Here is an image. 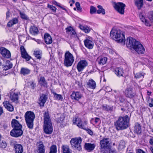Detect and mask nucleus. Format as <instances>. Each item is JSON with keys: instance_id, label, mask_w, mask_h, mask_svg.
<instances>
[{"instance_id": "c756f323", "label": "nucleus", "mask_w": 153, "mask_h": 153, "mask_svg": "<svg viewBox=\"0 0 153 153\" xmlns=\"http://www.w3.org/2000/svg\"><path fill=\"white\" fill-rule=\"evenodd\" d=\"M3 68L4 70L7 71L11 68L13 67L12 62L9 61H7L6 62V65H3Z\"/></svg>"}, {"instance_id": "79ce46f5", "label": "nucleus", "mask_w": 153, "mask_h": 153, "mask_svg": "<svg viewBox=\"0 0 153 153\" xmlns=\"http://www.w3.org/2000/svg\"><path fill=\"white\" fill-rule=\"evenodd\" d=\"M52 93L53 94L54 97L55 98V99L62 100L63 99V97L61 94H57L54 92H53Z\"/></svg>"}, {"instance_id": "0eeeda50", "label": "nucleus", "mask_w": 153, "mask_h": 153, "mask_svg": "<svg viewBox=\"0 0 153 153\" xmlns=\"http://www.w3.org/2000/svg\"><path fill=\"white\" fill-rule=\"evenodd\" d=\"M64 57V65L67 67L71 66L74 61L73 55L69 51H67L65 54Z\"/></svg>"}, {"instance_id": "4c0bfd02", "label": "nucleus", "mask_w": 153, "mask_h": 153, "mask_svg": "<svg viewBox=\"0 0 153 153\" xmlns=\"http://www.w3.org/2000/svg\"><path fill=\"white\" fill-rule=\"evenodd\" d=\"M79 27L80 29L83 30L85 33H88L90 31L89 28L86 26H83L80 25Z\"/></svg>"}, {"instance_id": "aec40b11", "label": "nucleus", "mask_w": 153, "mask_h": 153, "mask_svg": "<svg viewBox=\"0 0 153 153\" xmlns=\"http://www.w3.org/2000/svg\"><path fill=\"white\" fill-rule=\"evenodd\" d=\"M48 98L47 96L42 94L40 96L39 99L38 103L41 106L43 107Z\"/></svg>"}, {"instance_id": "f257e3e1", "label": "nucleus", "mask_w": 153, "mask_h": 153, "mask_svg": "<svg viewBox=\"0 0 153 153\" xmlns=\"http://www.w3.org/2000/svg\"><path fill=\"white\" fill-rule=\"evenodd\" d=\"M126 45L131 49L134 50L138 54L144 53L145 49L140 43L131 37L127 39Z\"/></svg>"}, {"instance_id": "49530a36", "label": "nucleus", "mask_w": 153, "mask_h": 153, "mask_svg": "<svg viewBox=\"0 0 153 153\" xmlns=\"http://www.w3.org/2000/svg\"><path fill=\"white\" fill-rule=\"evenodd\" d=\"M97 12L96 8L93 6H91L90 7V13L93 14Z\"/></svg>"}, {"instance_id": "f3484780", "label": "nucleus", "mask_w": 153, "mask_h": 153, "mask_svg": "<svg viewBox=\"0 0 153 153\" xmlns=\"http://www.w3.org/2000/svg\"><path fill=\"white\" fill-rule=\"evenodd\" d=\"M88 65V63L85 60H82L80 61L78 63L77 66V69L79 72H80Z\"/></svg>"}, {"instance_id": "c03bdc74", "label": "nucleus", "mask_w": 153, "mask_h": 153, "mask_svg": "<svg viewBox=\"0 0 153 153\" xmlns=\"http://www.w3.org/2000/svg\"><path fill=\"white\" fill-rule=\"evenodd\" d=\"M103 109L106 111H113V106L105 105L103 106Z\"/></svg>"}, {"instance_id": "f8f14e48", "label": "nucleus", "mask_w": 153, "mask_h": 153, "mask_svg": "<svg viewBox=\"0 0 153 153\" xmlns=\"http://www.w3.org/2000/svg\"><path fill=\"white\" fill-rule=\"evenodd\" d=\"M126 5L122 2H114L113 7L114 9L119 13L123 14Z\"/></svg>"}, {"instance_id": "a19ab883", "label": "nucleus", "mask_w": 153, "mask_h": 153, "mask_svg": "<svg viewBox=\"0 0 153 153\" xmlns=\"http://www.w3.org/2000/svg\"><path fill=\"white\" fill-rule=\"evenodd\" d=\"M97 7L99 9L97 10V13L98 14L102 13L103 15L105 13V10L103 9L102 6L99 5L97 6Z\"/></svg>"}, {"instance_id": "6e6d98bb", "label": "nucleus", "mask_w": 153, "mask_h": 153, "mask_svg": "<svg viewBox=\"0 0 153 153\" xmlns=\"http://www.w3.org/2000/svg\"><path fill=\"white\" fill-rule=\"evenodd\" d=\"M64 120V119L62 117H60L59 118H58V120H57V121L58 123H62Z\"/></svg>"}, {"instance_id": "a18cd8bd", "label": "nucleus", "mask_w": 153, "mask_h": 153, "mask_svg": "<svg viewBox=\"0 0 153 153\" xmlns=\"http://www.w3.org/2000/svg\"><path fill=\"white\" fill-rule=\"evenodd\" d=\"M47 7L51 10L52 12L53 13V14L56 13L57 9L53 5H50L48 4L47 5Z\"/></svg>"}, {"instance_id": "e433bc0d", "label": "nucleus", "mask_w": 153, "mask_h": 153, "mask_svg": "<svg viewBox=\"0 0 153 153\" xmlns=\"http://www.w3.org/2000/svg\"><path fill=\"white\" fill-rule=\"evenodd\" d=\"M33 54L35 57L38 59H40L42 57V52L40 50H35Z\"/></svg>"}, {"instance_id": "cd10ccee", "label": "nucleus", "mask_w": 153, "mask_h": 153, "mask_svg": "<svg viewBox=\"0 0 153 153\" xmlns=\"http://www.w3.org/2000/svg\"><path fill=\"white\" fill-rule=\"evenodd\" d=\"M107 60V58L106 57H99L97 58V61L99 65H103L106 63Z\"/></svg>"}, {"instance_id": "a211bd4d", "label": "nucleus", "mask_w": 153, "mask_h": 153, "mask_svg": "<svg viewBox=\"0 0 153 153\" xmlns=\"http://www.w3.org/2000/svg\"><path fill=\"white\" fill-rule=\"evenodd\" d=\"M14 151L15 153H22L23 148L22 145L20 144H16L14 145Z\"/></svg>"}, {"instance_id": "bb28decb", "label": "nucleus", "mask_w": 153, "mask_h": 153, "mask_svg": "<svg viewBox=\"0 0 153 153\" xmlns=\"http://www.w3.org/2000/svg\"><path fill=\"white\" fill-rule=\"evenodd\" d=\"M39 82L41 86L47 87L48 83L44 77L43 76L40 77L39 80Z\"/></svg>"}, {"instance_id": "37998d69", "label": "nucleus", "mask_w": 153, "mask_h": 153, "mask_svg": "<svg viewBox=\"0 0 153 153\" xmlns=\"http://www.w3.org/2000/svg\"><path fill=\"white\" fill-rule=\"evenodd\" d=\"M57 148L56 145H52L50 148V151L49 153H56Z\"/></svg>"}, {"instance_id": "1a4fd4ad", "label": "nucleus", "mask_w": 153, "mask_h": 153, "mask_svg": "<svg viewBox=\"0 0 153 153\" xmlns=\"http://www.w3.org/2000/svg\"><path fill=\"white\" fill-rule=\"evenodd\" d=\"M73 123L76 124L77 126L79 128L86 130L88 133L90 135H92L93 134V132L91 130L89 129H86V128L85 126L87 124V122L86 121H85L83 123H82L81 119L79 118H76L73 120Z\"/></svg>"}, {"instance_id": "7c9ffc66", "label": "nucleus", "mask_w": 153, "mask_h": 153, "mask_svg": "<svg viewBox=\"0 0 153 153\" xmlns=\"http://www.w3.org/2000/svg\"><path fill=\"white\" fill-rule=\"evenodd\" d=\"M30 32L33 35H35L38 34L39 31L37 28L36 27L33 26L30 27Z\"/></svg>"}, {"instance_id": "603ef678", "label": "nucleus", "mask_w": 153, "mask_h": 153, "mask_svg": "<svg viewBox=\"0 0 153 153\" xmlns=\"http://www.w3.org/2000/svg\"><path fill=\"white\" fill-rule=\"evenodd\" d=\"M7 146V143L5 142H2L0 145V146L1 147L4 149Z\"/></svg>"}, {"instance_id": "8fccbe9b", "label": "nucleus", "mask_w": 153, "mask_h": 153, "mask_svg": "<svg viewBox=\"0 0 153 153\" xmlns=\"http://www.w3.org/2000/svg\"><path fill=\"white\" fill-rule=\"evenodd\" d=\"M75 5L77 10L81 12L82 11V8L80 7V4L78 2H76Z\"/></svg>"}, {"instance_id": "f03ea898", "label": "nucleus", "mask_w": 153, "mask_h": 153, "mask_svg": "<svg viewBox=\"0 0 153 153\" xmlns=\"http://www.w3.org/2000/svg\"><path fill=\"white\" fill-rule=\"evenodd\" d=\"M126 45L131 49L134 50L138 54L144 53L145 49L140 43L131 37L127 39Z\"/></svg>"}, {"instance_id": "c9c22d12", "label": "nucleus", "mask_w": 153, "mask_h": 153, "mask_svg": "<svg viewBox=\"0 0 153 153\" xmlns=\"http://www.w3.org/2000/svg\"><path fill=\"white\" fill-rule=\"evenodd\" d=\"M62 149L63 153H72L69 146L67 145H62Z\"/></svg>"}, {"instance_id": "423d86ee", "label": "nucleus", "mask_w": 153, "mask_h": 153, "mask_svg": "<svg viewBox=\"0 0 153 153\" xmlns=\"http://www.w3.org/2000/svg\"><path fill=\"white\" fill-rule=\"evenodd\" d=\"M27 125L30 129H32L33 126V121L35 117L34 113L31 111H27L25 115Z\"/></svg>"}, {"instance_id": "58836bf2", "label": "nucleus", "mask_w": 153, "mask_h": 153, "mask_svg": "<svg viewBox=\"0 0 153 153\" xmlns=\"http://www.w3.org/2000/svg\"><path fill=\"white\" fill-rule=\"evenodd\" d=\"M30 72V70L26 68H22L21 69V73L24 75L29 74Z\"/></svg>"}, {"instance_id": "4d7b16f0", "label": "nucleus", "mask_w": 153, "mask_h": 153, "mask_svg": "<svg viewBox=\"0 0 153 153\" xmlns=\"http://www.w3.org/2000/svg\"><path fill=\"white\" fill-rule=\"evenodd\" d=\"M52 3L53 4H54L57 6H58V7H59V6L60 5L59 3H57L56 1H52Z\"/></svg>"}, {"instance_id": "de8ad7c7", "label": "nucleus", "mask_w": 153, "mask_h": 153, "mask_svg": "<svg viewBox=\"0 0 153 153\" xmlns=\"http://www.w3.org/2000/svg\"><path fill=\"white\" fill-rule=\"evenodd\" d=\"M134 77L136 78H140L141 77L143 76V74L140 73H137L135 74L134 72Z\"/></svg>"}, {"instance_id": "bf43d9fd", "label": "nucleus", "mask_w": 153, "mask_h": 153, "mask_svg": "<svg viewBox=\"0 0 153 153\" xmlns=\"http://www.w3.org/2000/svg\"><path fill=\"white\" fill-rule=\"evenodd\" d=\"M151 100L153 102L152 103H149V106L150 107H153V99H151Z\"/></svg>"}, {"instance_id": "ea45409f", "label": "nucleus", "mask_w": 153, "mask_h": 153, "mask_svg": "<svg viewBox=\"0 0 153 153\" xmlns=\"http://www.w3.org/2000/svg\"><path fill=\"white\" fill-rule=\"evenodd\" d=\"M38 150L39 152L38 153H45V149L44 145L42 144H39L38 146Z\"/></svg>"}, {"instance_id": "b1692460", "label": "nucleus", "mask_w": 153, "mask_h": 153, "mask_svg": "<svg viewBox=\"0 0 153 153\" xmlns=\"http://www.w3.org/2000/svg\"><path fill=\"white\" fill-rule=\"evenodd\" d=\"M44 38L45 42L47 44H51L52 42V40L50 35L48 33L45 34Z\"/></svg>"}, {"instance_id": "20e7f679", "label": "nucleus", "mask_w": 153, "mask_h": 153, "mask_svg": "<svg viewBox=\"0 0 153 153\" xmlns=\"http://www.w3.org/2000/svg\"><path fill=\"white\" fill-rule=\"evenodd\" d=\"M44 124L43 130L44 132L47 134H51L53 130L51 120L48 112H45L44 114Z\"/></svg>"}, {"instance_id": "473e14b6", "label": "nucleus", "mask_w": 153, "mask_h": 153, "mask_svg": "<svg viewBox=\"0 0 153 153\" xmlns=\"http://www.w3.org/2000/svg\"><path fill=\"white\" fill-rule=\"evenodd\" d=\"M115 73L119 76H123V69L122 68H115L114 71Z\"/></svg>"}, {"instance_id": "9d476101", "label": "nucleus", "mask_w": 153, "mask_h": 153, "mask_svg": "<svg viewBox=\"0 0 153 153\" xmlns=\"http://www.w3.org/2000/svg\"><path fill=\"white\" fill-rule=\"evenodd\" d=\"M147 16L150 20V21H149L146 19L142 13H140L139 14V17L140 19L143 22L145 23L146 25L150 26H151V22H153V11L148 12Z\"/></svg>"}, {"instance_id": "4be33fe9", "label": "nucleus", "mask_w": 153, "mask_h": 153, "mask_svg": "<svg viewBox=\"0 0 153 153\" xmlns=\"http://www.w3.org/2000/svg\"><path fill=\"white\" fill-rule=\"evenodd\" d=\"M12 127L13 128H22V125L20 124L19 121L15 119H13L11 121Z\"/></svg>"}, {"instance_id": "a878e982", "label": "nucleus", "mask_w": 153, "mask_h": 153, "mask_svg": "<svg viewBox=\"0 0 153 153\" xmlns=\"http://www.w3.org/2000/svg\"><path fill=\"white\" fill-rule=\"evenodd\" d=\"M87 87L94 89L96 87L95 82L93 79H90L87 83Z\"/></svg>"}, {"instance_id": "9b49d317", "label": "nucleus", "mask_w": 153, "mask_h": 153, "mask_svg": "<svg viewBox=\"0 0 153 153\" xmlns=\"http://www.w3.org/2000/svg\"><path fill=\"white\" fill-rule=\"evenodd\" d=\"M100 145L102 152L105 150H114L110 148L109 139L108 138H103L100 140Z\"/></svg>"}, {"instance_id": "09e8293b", "label": "nucleus", "mask_w": 153, "mask_h": 153, "mask_svg": "<svg viewBox=\"0 0 153 153\" xmlns=\"http://www.w3.org/2000/svg\"><path fill=\"white\" fill-rule=\"evenodd\" d=\"M102 153H116V151L115 149L105 150Z\"/></svg>"}, {"instance_id": "4468645a", "label": "nucleus", "mask_w": 153, "mask_h": 153, "mask_svg": "<svg viewBox=\"0 0 153 153\" xmlns=\"http://www.w3.org/2000/svg\"><path fill=\"white\" fill-rule=\"evenodd\" d=\"M125 94L127 97L130 98H133L136 95L135 91L131 87L127 88L125 91Z\"/></svg>"}, {"instance_id": "5701e85b", "label": "nucleus", "mask_w": 153, "mask_h": 153, "mask_svg": "<svg viewBox=\"0 0 153 153\" xmlns=\"http://www.w3.org/2000/svg\"><path fill=\"white\" fill-rule=\"evenodd\" d=\"M3 105L5 108L8 111H13L14 108L12 105L7 101H5L3 102Z\"/></svg>"}, {"instance_id": "5fc2aeb1", "label": "nucleus", "mask_w": 153, "mask_h": 153, "mask_svg": "<svg viewBox=\"0 0 153 153\" xmlns=\"http://www.w3.org/2000/svg\"><path fill=\"white\" fill-rule=\"evenodd\" d=\"M149 144L153 146V137H151V138L149 140Z\"/></svg>"}, {"instance_id": "6ab92c4d", "label": "nucleus", "mask_w": 153, "mask_h": 153, "mask_svg": "<svg viewBox=\"0 0 153 153\" xmlns=\"http://www.w3.org/2000/svg\"><path fill=\"white\" fill-rule=\"evenodd\" d=\"M85 46L89 49L93 48L94 43L90 39H86L84 41Z\"/></svg>"}, {"instance_id": "e2e57ef3", "label": "nucleus", "mask_w": 153, "mask_h": 153, "mask_svg": "<svg viewBox=\"0 0 153 153\" xmlns=\"http://www.w3.org/2000/svg\"><path fill=\"white\" fill-rule=\"evenodd\" d=\"M99 120V119L97 117H96L95 119V122L96 123H98V121Z\"/></svg>"}, {"instance_id": "69168bd1", "label": "nucleus", "mask_w": 153, "mask_h": 153, "mask_svg": "<svg viewBox=\"0 0 153 153\" xmlns=\"http://www.w3.org/2000/svg\"><path fill=\"white\" fill-rule=\"evenodd\" d=\"M3 109L1 107H0V116L3 113Z\"/></svg>"}, {"instance_id": "ddd939ff", "label": "nucleus", "mask_w": 153, "mask_h": 153, "mask_svg": "<svg viewBox=\"0 0 153 153\" xmlns=\"http://www.w3.org/2000/svg\"><path fill=\"white\" fill-rule=\"evenodd\" d=\"M22 128H13L10 132V135L15 137H18L21 136L23 133Z\"/></svg>"}, {"instance_id": "338daca9", "label": "nucleus", "mask_w": 153, "mask_h": 153, "mask_svg": "<svg viewBox=\"0 0 153 153\" xmlns=\"http://www.w3.org/2000/svg\"><path fill=\"white\" fill-rule=\"evenodd\" d=\"M59 7H60V8H61L62 9L64 10H65V11L67 10L66 8H64V7H63L61 6L60 5L59 6Z\"/></svg>"}, {"instance_id": "13d9d810", "label": "nucleus", "mask_w": 153, "mask_h": 153, "mask_svg": "<svg viewBox=\"0 0 153 153\" xmlns=\"http://www.w3.org/2000/svg\"><path fill=\"white\" fill-rule=\"evenodd\" d=\"M71 33H70L72 35H73L74 36L76 35V33L74 29H73V30L71 31Z\"/></svg>"}, {"instance_id": "774afa93", "label": "nucleus", "mask_w": 153, "mask_h": 153, "mask_svg": "<svg viewBox=\"0 0 153 153\" xmlns=\"http://www.w3.org/2000/svg\"><path fill=\"white\" fill-rule=\"evenodd\" d=\"M150 149L152 152V153H153V147H150Z\"/></svg>"}, {"instance_id": "864d4df0", "label": "nucleus", "mask_w": 153, "mask_h": 153, "mask_svg": "<svg viewBox=\"0 0 153 153\" xmlns=\"http://www.w3.org/2000/svg\"><path fill=\"white\" fill-rule=\"evenodd\" d=\"M73 28L71 27H69L66 28V32L68 33H71V32Z\"/></svg>"}, {"instance_id": "052dcab7", "label": "nucleus", "mask_w": 153, "mask_h": 153, "mask_svg": "<svg viewBox=\"0 0 153 153\" xmlns=\"http://www.w3.org/2000/svg\"><path fill=\"white\" fill-rule=\"evenodd\" d=\"M35 85V84L33 82H32L31 83L30 86H31V87L32 88V89L34 88V87Z\"/></svg>"}, {"instance_id": "39448f33", "label": "nucleus", "mask_w": 153, "mask_h": 153, "mask_svg": "<svg viewBox=\"0 0 153 153\" xmlns=\"http://www.w3.org/2000/svg\"><path fill=\"white\" fill-rule=\"evenodd\" d=\"M111 37L117 42L124 45L125 43L124 34L120 30H113L110 33Z\"/></svg>"}, {"instance_id": "2eb2a0df", "label": "nucleus", "mask_w": 153, "mask_h": 153, "mask_svg": "<svg viewBox=\"0 0 153 153\" xmlns=\"http://www.w3.org/2000/svg\"><path fill=\"white\" fill-rule=\"evenodd\" d=\"M20 50L22 57L27 61L30 60L31 57L28 54L23 46L20 47Z\"/></svg>"}, {"instance_id": "3c124183", "label": "nucleus", "mask_w": 153, "mask_h": 153, "mask_svg": "<svg viewBox=\"0 0 153 153\" xmlns=\"http://www.w3.org/2000/svg\"><path fill=\"white\" fill-rule=\"evenodd\" d=\"M20 13L21 17L22 18L25 19H27V17L25 13L21 12H20Z\"/></svg>"}, {"instance_id": "0e129e2a", "label": "nucleus", "mask_w": 153, "mask_h": 153, "mask_svg": "<svg viewBox=\"0 0 153 153\" xmlns=\"http://www.w3.org/2000/svg\"><path fill=\"white\" fill-rule=\"evenodd\" d=\"M36 41L38 43V44H40L42 43L41 41L39 39H37L36 40Z\"/></svg>"}, {"instance_id": "f704fd0d", "label": "nucleus", "mask_w": 153, "mask_h": 153, "mask_svg": "<svg viewBox=\"0 0 153 153\" xmlns=\"http://www.w3.org/2000/svg\"><path fill=\"white\" fill-rule=\"evenodd\" d=\"M95 145L94 144L90 143H85V147L87 150H89V151L93 150L95 147Z\"/></svg>"}, {"instance_id": "72a5a7b5", "label": "nucleus", "mask_w": 153, "mask_h": 153, "mask_svg": "<svg viewBox=\"0 0 153 153\" xmlns=\"http://www.w3.org/2000/svg\"><path fill=\"white\" fill-rule=\"evenodd\" d=\"M135 5L137 7L138 9H140L143 5V0H134Z\"/></svg>"}, {"instance_id": "680f3d73", "label": "nucleus", "mask_w": 153, "mask_h": 153, "mask_svg": "<svg viewBox=\"0 0 153 153\" xmlns=\"http://www.w3.org/2000/svg\"><path fill=\"white\" fill-rule=\"evenodd\" d=\"M10 17V12L8 11L6 13V18H7Z\"/></svg>"}, {"instance_id": "dca6fc26", "label": "nucleus", "mask_w": 153, "mask_h": 153, "mask_svg": "<svg viewBox=\"0 0 153 153\" xmlns=\"http://www.w3.org/2000/svg\"><path fill=\"white\" fill-rule=\"evenodd\" d=\"M0 53L4 58L8 59L11 57V53L10 51L3 47L0 48Z\"/></svg>"}, {"instance_id": "2f4dec72", "label": "nucleus", "mask_w": 153, "mask_h": 153, "mask_svg": "<svg viewBox=\"0 0 153 153\" xmlns=\"http://www.w3.org/2000/svg\"><path fill=\"white\" fill-rule=\"evenodd\" d=\"M17 18H14L11 20L7 23V26L9 27L12 26L13 25L16 24L18 22Z\"/></svg>"}, {"instance_id": "6e6552de", "label": "nucleus", "mask_w": 153, "mask_h": 153, "mask_svg": "<svg viewBox=\"0 0 153 153\" xmlns=\"http://www.w3.org/2000/svg\"><path fill=\"white\" fill-rule=\"evenodd\" d=\"M82 140L80 137L72 138L70 141L72 147L75 149L80 150L81 149L80 145Z\"/></svg>"}, {"instance_id": "7ed1b4c3", "label": "nucleus", "mask_w": 153, "mask_h": 153, "mask_svg": "<svg viewBox=\"0 0 153 153\" xmlns=\"http://www.w3.org/2000/svg\"><path fill=\"white\" fill-rule=\"evenodd\" d=\"M130 118L128 115L123 117H119L114 122V126L117 131L121 130L127 128L129 125Z\"/></svg>"}, {"instance_id": "412c9836", "label": "nucleus", "mask_w": 153, "mask_h": 153, "mask_svg": "<svg viewBox=\"0 0 153 153\" xmlns=\"http://www.w3.org/2000/svg\"><path fill=\"white\" fill-rule=\"evenodd\" d=\"M82 96V95L78 91H74L71 95V98L72 99L77 100L81 98Z\"/></svg>"}, {"instance_id": "393cba45", "label": "nucleus", "mask_w": 153, "mask_h": 153, "mask_svg": "<svg viewBox=\"0 0 153 153\" xmlns=\"http://www.w3.org/2000/svg\"><path fill=\"white\" fill-rule=\"evenodd\" d=\"M10 98L11 100L13 102L17 101L18 99V94L15 92H11Z\"/></svg>"}, {"instance_id": "c85d7f7f", "label": "nucleus", "mask_w": 153, "mask_h": 153, "mask_svg": "<svg viewBox=\"0 0 153 153\" xmlns=\"http://www.w3.org/2000/svg\"><path fill=\"white\" fill-rule=\"evenodd\" d=\"M134 131L138 134H140L142 133L141 126L138 123H137L135 124L134 127Z\"/></svg>"}]
</instances>
